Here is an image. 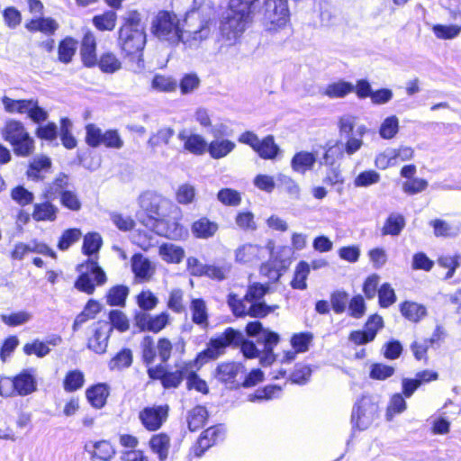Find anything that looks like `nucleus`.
I'll list each match as a JSON object with an SVG mask.
<instances>
[{
	"label": "nucleus",
	"instance_id": "obj_58",
	"mask_svg": "<svg viewBox=\"0 0 461 461\" xmlns=\"http://www.w3.org/2000/svg\"><path fill=\"white\" fill-rule=\"evenodd\" d=\"M282 390L276 385H267L262 389H258L253 398L250 401L260 400V401H270L278 399Z\"/></svg>",
	"mask_w": 461,
	"mask_h": 461
},
{
	"label": "nucleus",
	"instance_id": "obj_13",
	"mask_svg": "<svg viewBox=\"0 0 461 461\" xmlns=\"http://www.w3.org/2000/svg\"><path fill=\"white\" fill-rule=\"evenodd\" d=\"M215 28L210 19H201L197 26L183 32L181 41L185 47L198 48L201 43L209 39Z\"/></svg>",
	"mask_w": 461,
	"mask_h": 461
},
{
	"label": "nucleus",
	"instance_id": "obj_39",
	"mask_svg": "<svg viewBox=\"0 0 461 461\" xmlns=\"http://www.w3.org/2000/svg\"><path fill=\"white\" fill-rule=\"evenodd\" d=\"M402 314L411 321L417 322L426 315V308L417 303L405 302L401 305Z\"/></svg>",
	"mask_w": 461,
	"mask_h": 461
},
{
	"label": "nucleus",
	"instance_id": "obj_6",
	"mask_svg": "<svg viewBox=\"0 0 461 461\" xmlns=\"http://www.w3.org/2000/svg\"><path fill=\"white\" fill-rule=\"evenodd\" d=\"M1 102L6 113L27 114L30 120L38 124L47 121L49 117L48 112L39 105L36 98L15 100L5 95Z\"/></svg>",
	"mask_w": 461,
	"mask_h": 461
},
{
	"label": "nucleus",
	"instance_id": "obj_18",
	"mask_svg": "<svg viewBox=\"0 0 461 461\" xmlns=\"http://www.w3.org/2000/svg\"><path fill=\"white\" fill-rule=\"evenodd\" d=\"M80 55L86 67L92 68L97 64L96 41L91 32L85 33L82 40Z\"/></svg>",
	"mask_w": 461,
	"mask_h": 461
},
{
	"label": "nucleus",
	"instance_id": "obj_56",
	"mask_svg": "<svg viewBox=\"0 0 461 461\" xmlns=\"http://www.w3.org/2000/svg\"><path fill=\"white\" fill-rule=\"evenodd\" d=\"M230 272V265L229 264H223L221 266L206 265L204 276L214 280L221 281L227 278Z\"/></svg>",
	"mask_w": 461,
	"mask_h": 461
},
{
	"label": "nucleus",
	"instance_id": "obj_21",
	"mask_svg": "<svg viewBox=\"0 0 461 461\" xmlns=\"http://www.w3.org/2000/svg\"><path fill=\"white\" fill-rule=\"evenodd\" d=\"M58 212L59 208L46 201L33 205L32 217L36 221H54L57 219Z\"/></svg>",
	"mask_w": 461,
	"mask_h": 461
},
{
	"label": "nucleus",
	"instance_id": "obj_48",
	"mask_svg": "<svg viewBox=\"0 0 461 461\" xmlns=\"http://www.w3.org/2000/svg\"><path fill=\"white\" fill-rule=\"evenodd\" d=\"M77 42L72 38L64 39L59 45V59L63 63H69L77 50Z\"/></svg>",
	"mask_w": 461,
	"mask_h": 461
},
{
	"label": "nucleus",
	"instance_id": "obj_42",
	"mask_svg": "<svg viewBox=\"0 0 461 461\" xmlns=\"http://www.w3.org/2000/svg\"><path fill=\"white\" fill-rule=\"evenodd\" d=\"M102 72L107 74H113L122 68V62L112 52L104 53L100 59L97 60V64Z\"/></svg>",
	"mask_w": 461,
	"mask_h": 461
},
{
	"label": "nucleus",
	"instance_id": "obj_43",
	"mask_svg": "<svg viewBox=\"0 0 461 461\" xmlns=\"http://www.w3.org/2000/svg\"><path fill=\"white\" fill-rule=\"evenodd\" d=\"M373 421L371 411H367L366 405H357L352 411V422L360 429L368 428Z\"/></svg>",
	"mask_w": 461,
	"mask_h": 461
},
{
	"label": "nucleus",
	"instance_id": "obj_17",
	"mask_svg": "<svg viewBox=\"0 0 461 461\" xmlns=\"http://www.w3.org/2000/svg\"><path fill=\"white\" fill-rule=\"evenodd\" d=\"M29 253H40L43 255H50L52 258L56 257L55 252H53L47 245L32 241L28 244L23 242L16 243L11 252V258L14 260H23Z\"/></svg>",
	"mask_w": 461,
	"mask_h": 461
},
{
	"label": "nucleus",
	"instance_id": "obj_44",
	"mask_svg": "<svg viewBox=\"0 0 461 461\" xmlns=\"http://www.w3.org/2000/svg\"><path fill=\"white\" fill-rule=\"evenodd\" d=\"M129 294V288L125 285H115L107 293L106 302L111 306H124Z\"/></svg>",
	"mask_w": 461,
	"mask_h": 461
},
{
	"label": "nucleus",
	"instance_id": "obj_23",
	"mask_svg": "<svg viewBox=\"0 0 461 461\" xmlns=\"http://www.w3.org/2000/svg\"><path fill=\"white\" fill-rule=\"evenodd\" d=\"M240 371L241 366L235 363H221L216 367L214 377L221 383L232 384Z\"/></svg>",
	"mask_w": 461,
	"mask_h": 461
},
{
	"label": "nucleus",
	"instance_id": "obj_3",
	"mask_svg": "<svg viewBox=\"0 0 461 461\" xmlns=\"http://www.w3.org/2000/svg\"><path fill=\"white\" fill-rule=\"evenodd\" d=\"M180 19L174 13L159 11L151 23V32L160 41L176 46L183 37Z\"/></svg>",
	"mask_w": 461,
	"mask_h": 461
},
{
	"label": "nucleus",
	"instance_id": "obj_41",
	"mask_svg": "<svg viewBox=\"0 0 461 461\" xmlns=\"http://www.w3.org/2000/svg\"><path fill=\"white\" fill-rule=\"evenodd\" d=\"M85 383L84 374L77 370L68 371L63 380V388L66 392H75L80 389Z\"/></svg>",
	"mask_w": 461,
	"mask_h": 461
},
{
	"label": "nucleus",
	"instance_id": "obj_53",
	"mask_svg": "<svg viewBox=\"0 0 461 461\" xmlns=\"http://www.w3.org/2000/svg\"><path fill=\"white\" fill-rule=\"evenodd\" d=\"M2 321L11 327L23 325L32 319V314L25 311L14 312L11 314H2L0 316Z\"/></svg>",
	"mask_w": 461,
	"mask_h": 461
},
{
	"label": "nucleus",
	"instance_id": "obj_29",
	"mask_svg": "<svg viewBox=\"0 0 461 461\" xmlns=\"http://www.w3.org/2000/svg\"><path fill=\"white\" fill-rule=\"evenodd\" d=\"M236 145L233 141L226 139H216L207 146V151L212 158L219 159L230 153Z\"/></svg>",
	"mask_w": 461,
	"mask_h": 461
},
{
	"label": "nucleus",
	"instance_id": "obj_62",
	"mask_svg": "<svg viewBox=\"0 0 461 461\" xmlns=\"http://www.w3.org/2000/svg\"><path fill=\"white\" fill-rule=\"evenodd\" d=\"M142 348V358L147 365H150L154 362L157 348L154 346L153 339L150 336H145L141 341Z\"/></svg>",
	"mask_w": 461,
	"mask_h": 461
},
{
	"label": "nucleus",
	"instance_id": "obj_7",
	"mask_svg": "<svg viewBox=\"0 0 461 461\" xmlns=\"http://www.w3.org/2000/svg\"><path fill=\"white\" fill-rule=\"evenodd\" d=\"M246 332L249 336L257 337V341L263 345L262 353L260 356V364L264 366H270L275 360L276 357L273 353V348L279 342V335L272 332L269 330L264 329L261 322L251 321L246 326Z\"/></svg>",
	"mask_w": 461,
	"mask_h": 461
},
{
	"label": "nucleus",
	"instance_id": "obj_2",
	"mask_svg": "<svg viewBox=\"0 0 461 461\" xmlns=\"http://www.w3.org/2000/svg\"><path fill=\"white\" fill-rule=\"evenodd\" d=\"M1 135L13 147L16 156L26 158L34 152V140L21 121L7 120L1 130Z\"/></svg>",
	"mask_w": 461,
	"mask_h": 461
},
{
	"label": "nucleus",
	"instance_id": "obj_46",
	"mask_svg": "<svg viewBox=\"0 0 461 461\" xmlns=\"http://www.w3.org/2000/svg\"><path fill=\"white\" fill-rule=\"evenodd\" d=\"M87 400L91 403H105L109 395V387L105 384H97L86 391Z\"/></svg>",
	"mask_w": 461,
	"mask_h": 461
},
{
	"label": "nucleus",
	"instance_id": "obj_26",
	"mask_svg": "<svg viewBox=\"0 0 461 461\" xmlns=\"http://www.w3.org/2000/svg\"><path fill=\"white\" fill-rule=\"evenodd\" d=\"M208 418V411L203 405H195L188 411L186 422L191 431L203 427Z\"/></svg>",
	"mask_w": 461,
	"mask_h": 461
},
{
	"label": "nucleus",
	"instance_id": "obj_35",
	"mask_svg": "<svg viewBox=\"0 0 461 461\" xmlns=\"http://www.w3.org/2000/svg\"><path fill=\"white\" fill-rule=\"evenodd\" d=\"M174 134L175 131L171 127L160 128L150 135L147 141V145L152 152H155L158 147L161 145H167Z\"/></svg>",
	"mask_w": 461,
	"mask_h": 461
},
{
	"label": "nucleus",
	"instance_id": "obj_31",
	"mask_svg": "<svg viewBox=\"0 0 461 461\" xmlns=\"http://www.w3.org/2000/svg\"><path fill=\"white\" fill-rule=\"evenodd\" d=\"M355 90V86L352 83L339 80L331 84H329L324 90L322 95L331 98H343L348 94Z\"/></svg>",
	"mask_w": 461,
	"mask_h": 461
},
{
	"label": "nucleus",
	"instance_id": "obj_38",
	"mask_svg": "<svg viewBox=\"0 0 461 461\" xmlns=\"http://www.w3.org/2000/svg\"><path fill=\"white\" fill-rule=\"evenodd\" d=\"M177 81L170 76L157 74L151 81V89L158 92L171 93L177 88Z\"/></svg>",
	"mask_w": 461,
	"mask_h": 461
},
{
	"label": "nucleus",
	"instance_id": "obj_47",
	"mask_svg": "<svg viewBox=\"0 0 461 461\" xmlns=\"http://www.w3.org/2000/svg\"><path fill=\"white\" fill-rule=\"evenodd\" d=\"M117 14L113 11H107L93 18V24L100 31H113L115 28Z\"/></svg>",
	"mask_w": 461,
	"mask_h": 461
},
{
	"label": "nucleus",
	"instance_id": "obj_19",
	"mask_svg": "<svg viewBox=\"0 0 461 461\" xmlns=\"http://www.w3.org/2000/svg\"><path fill=\"white\" fill-rule=\"evenodd\" d=\"M177 137L184 141L185 149L194 155H203L207 150L208 144L204 138L199 134L187 135L186 131L183 130Z\"/></svg>",
	"mask_w": 461,
	"mask_h": 461
},
{
	"label": "nucleus",
	"instance_id": "obj_57",
	"mask_svg": "<svg viewBox=\"0 0 461 461\" xmlns=\"http://www.w3.org/2000/svg\"><path fill=\"white\" fill-rule=\"evenodd\" d=\"M380 181V175L375 170L361 172L354 180L356 187H367Z\"/></svg>",
	"mask_w": 461,
	"mask_h": 461
},
{
	"label": "nucleus",
	"instance_id": "obj_45",
	"mask_svg": "<svg viewBox=\"0 0 461 461\" xmlns=\"http://www.w3.org/2000/svg\"><path fill=\"white\" fill-rule=\"evenodd\" d=\"M159 255L168 263H179L185 256V251L174 244H164L159 248Z\"/></svg>",
	"mask_w": 461,
	"mask_h": 461
},
{
	"label": "nucleus",
	"instance_id": "obj_30",
	"mask_svg": "<svg viewBox=\"0 0 461 461\" xmlns=\"http://www.w3.org/2000/svg\"><path fill=\"white\" fill-rule=\"evenodd\" d=\"M151 450L158 455L159 460L167 459L170 448V438L165 433L155 434L149 440Z\"/></svg>",
	"mask_w": 461,
	"mask_h": 461
},
{
	"label": "nucleus",
	"instance_id": "obj_12",
	"mask_svg": "<svg viewBox=\"0 0 461 461\" xmlns=\"http://www.w3.org/2000/svg\"><path fill=\"white\" fill-rule=\"evenodd\" d=\"M211 340H223L225 345L221 348V355L223 354L226 347L233 345L240 346L243 355L248 358L259 357V349L256 345L252 341L245 339L242 332L232 328L226 329L223 333Z\"/></svg>",
	"mask_w": 461,
	"mask_h": 461
},
{
	"label": "nucleus",
	"instance_id": "obj_25",
	"mask_svg": "<svg viewBox=\"0 0 461 461\" xmlns=\"http://www.w3.org/2000/svg\"><path fill=\"white\" fill-rule=\"evenodd\" d=\"M51 167V161L48 157H35L30 163L27 176L33 180H41L44 178L43 174L48 172Z\"/></svg>",
	"mask_w": 461,
	"mask_h": 461
},
{
	"label": "nucleus",
	"instance_id": "obj_11",
	"mask_svg": "<svg viewBox=\"0 0 461 461\" xmlns=\"http://www.w3.org/2000/svg\"><path fill=\"white\" fill-rule=\"evenodd\" d=\"M139 204L152 219H164L168 216L172 204L169 200L160 194L146 192L140 195Z\"/></svg>",
	"mask_w": 461,
	"mask_h": 461
},
{
	"label": "nucleus",
	"instance_id": "obj_24",
	"mask_svg": "<svg viewBox=\"0 0 461 461\" xmlns=\"http://www.w3.org/2000/svg\"><path fill=\"white\" fill-rule=\"evenodd\" d=\"M264 249L254 244H244L235 251L236 261L240 263H251L258 260Z\"/></svg>",
	"mask_w": 461,
	"mask_h": 461
},
{
	"label": "nucleus",
	"instance_id": "obj_51",
	"mask_svg": "<svg viewBox=\"0 0 461 461\" xmlns=\"http://www.w3.org/2000/svg\"><path fill=\"white\" fill-rule=\"evenodd\" d=\"M432 32L438 39L452 40L457 37L461 32L458 25H442L436 24L432 27Z\"/></svg>",
	"mask_w": 461,
	"mask_h": 461
},
{
	"label": "nucleus",
	"instance_id": "obj_4",
	"mask_svg": "<svg viewBox=\"0 0 461 461\" xmlns=\"http://www.w3.org/2000/svg\"><path fill=\"white\" fill-rule=\"evenodd\" d=\"M222 341L223 340H210L208 347L201 351L194 360L176 361L175 368L180 375L181 379H186V383H188L202 366L210 360L219 357L221 356V348L225 345Z\"/></svg>",
	"mask_w": 461,
	"mask_h": 461
},
{
	"label": "nucleus",
	"instance_id": "obj_63",
	"mask_svg": "<svg viewBox=\"0 0 461 461\" xmlns=\"http://www.w3.org/2000/svg\"><path fill=\"white\" fill-rule=\"evenodd\" d=\"M195 197V188L190 184L179 185L176 193V201L182 204L191 203Z\"/></svg>",
	"mask_w": 461,
	"mask_h": 461
},
{
	"label": "nucleus",
	"instance_id": "obj_22",
	"mask_svg": "<svg viewBox=\"0 0 461 461\" xmlns=\"http://www.w3.org/2000/svg\"><path fill=\"white\" fill-rule=\"evenodd\" d=\"M59 27L58 22L50 17L32 19L25 24L29 32H40L47 36L54 34Z\"/></svg>",
	"mask_w": 461,
	"mask_h": 461
},
{
	"label": "nucleus",
	"instance_id": "obj_32",
	"mask_svg": "<svg viewBox=\"0 0 461 461\" xmlns=\"http://www.w3.org/2000/svg\"><path fill=\"white\" fill-rule=\"evenodd\" d=\"M190 311L193 322L205 329L208 326V312L205 302L203 299H193Z\"/></svg>",
	"mask_w": 461,
	"mask_h": 461
},
{
	"label": "nucleus",
	"instance_id": "obj_37",
	"mask_svg": "<svg viewBox=\"0 0 461 461\" xmlns=\"http://www.w3.org/2000/svg\"><path fill=\"white\" fill-rule=\"evenodd\" d=\"M269 286L255 283L249 286L246 294L244 295L245 301L249 304H263L267 305L264 301V296L268 293Z\"/></svg>",
	"mask_w": 461,
	"mask_h": 461
},
{
	"label": "nucleus",
	"instance_id": "obj_15",
	"mask_svg": "<svg viewBox=\"0 0 461 461\" xmlns=\"http://www.w3.org/2000/svg\"><path fill=\"white\" fill-rule=\"evenodd\" d=\"M168 416L167 405L147 406L140 412L142 425L149 431L158 429Z\"/></svg>",
	"mask_w": 461,
	"mask_h": 461
},
{
	"label": "nucleus",
	"instance_id": "obj_61",
	"mask_svg": "<svg viewBox=\"0 0 461 461\" xmlns=\"http://www.w3.org/2000/svg\"><path fill=\"white\" fill-rule=\"evenodd\" d=\"M109 320L108 321L111 326L118 330L123 332L129 330L130 323L127 316L121 311L113 310L109 314Z\"/></svg>",
	"mask_w": 461,
	"mask_h": 461
},
{
	"label": "nucleus",
	"instance_id": "obj_60",
	"mask_svg": "<svg viewBox=\"0 0 461 461\" xmlns=\"http://www.w3.org/2000/svg\"><path fill=\"white\" fill-rule=\"evenodd\" d=\"M218 200L225 205L237 206L241 202L240 194L230 188H224L219 191Z\"/></svg>",
	"mask_w": 461,
	"mask_h": 461
},
{
	"label": "nucleus",
	"instance_id": "obj_33",
	"mask_svg": "<svg viewBox=\"0 0 461 461\" xmlns=\"http://www.w3.org/2000/svg\"><path fill=\"white\" fill-rule=\"evenodd\" d=\"M218 230V224L207 218H201L192 225V232L196 238L208 239L212 237Z\"/></svg>",
	"mask_w": 461,
	"mask_h": 461
},
{
	"label": "nucleus",
	"instance_id": "obj_9",
	"mask_svg": "<svg viewBox=\"0 0 461 461\" xmlns=\"http://www.w3.org/2000/svg\"><path fill=\"white\" fill-rule=\"evenodd\" d=\"M227 303L237 317L248 315L254 318H264L279 307L277 304H249L244 297L240 298L235 294L228 295Z\"/></svg>",
	"mask_w": 461,
	"mask_h": 461
},
{
	"label": "nucleus",
	"instance_id": "obj_50",
	"mask_svg": "<svg viewBox=\"0 0 461 461\" xmlns=\"http://www.w3.org/2000/svg\"><path fill=\"white\" fill-rule=\"evenodd\" d=\"M399 131V119L395 115L385 118L381 123L379 134L384 140L393 139Z\"/></svg>",
	"mask_w": 461,
	"mask_h": 461
},
{
	"label": "nucleus",
	"instance_id": "obj_36",
	"mask_svg": "<svg viewBox=\"0 0 461 461\" xmlns=\"http://www.w3.org/2000/svg\"><path fill=\"white\" fill-rule=\"evenodd\" d=\"M14 389L18 395H27L36 390L34 377L24 372L14 377Z\"/></svg>",
	"mask_w": 461,
	"mask_h": 461
},
{
	"label": "nucleus",
	"instance_id": "obj_64",
	"mask_svg": "<svg viewBox=\"0 0 461 461\" xmlns=\"http://www.w3.org/2000/svg\"><path fill=\"white\" fill-rule=\"evenodd\" d=\"M348 303V294L343 291H336L330 296V303L333 311L340 314L346 311Z\"/></svg>",
	"mask_w": 461,
	"mask_h": 461
},
{
	"label": "nucleus",
	"instance_id": "obj_52",
	"mask_svg": "<svg viewBox=\"0 0 461 461\" xmlns=\"http://www.w3.org/2000/svg\"><path fill=\"white\" fill-rule=\"evenodd\" d=\"M102 246V238L98 233H88L84 237L83 252L91 256L96 254Z\"/></svg>",
	"mask_w": 461,
	"mask_h": 461
},
{
	"label": "nucleus",
	"instance_id": "obj_16",
	"mask_svg": "<svg viewBox=\"0 0 461 461\" xmlns=\"http://www.w3.org/2000/svg\"><path fill=\"white\" fill-rule=\"evenodd\" d=\"M131 263L135 277L140 282L149 281L155 274V265L142 254L133 255Z\"/></svg>",
	"mask_w": 461,
	"mask_h": 461
},
{
	"label": "nucleus",
	"instance_id": "obj_5",
	"mask_svg": "<svg viewBox=\"0 0 461 461\" xmlns=\"http://www.w3.org/2000/svg\"><path fill=\"white\" fill-rule=\"evenodd\" d=\"M290 17L287 0H265L262 23L267 31L276 32L283 29Z\"/></svg>",
	"mask_w": 461,
	"mask_h": 461
},
{
	"label": "nucleus",
	"instance_id": "obj_28",
	"mask_svg": "<svg viewBox=\"0 0 461 461\" xmlns=\"http://www.w3.org/2000/svg\"><path fill=\"white\" fill-rule=\"evenodd\" d=\"M254 150L264 159H275L280 152L273 135H267L263 140H259Z\"/></svg>",
	"mask_w": 461,
	"mask_h": 461
},
{
	"label": "nucleus",
	"instance_id": "obj_8",
	"mask_svg": "<svg viewBox=\"0 0 461 461\" xmlns=\"http://www.w3.org/2000/svg\"><path fill=\"white\" fill-rule=\"evenodd\" d=\"M77 271L80 276L75 283V287L88 294H92L95 291L90 274L94 276L97 285H103L107 280L104 271L97 264V257L88 258L85 263L78 265Z\"/></svg>",
	"mask_w": 461,
	"mask_h": 461
},
{
	"label": "nucleus",
	"instance_id": "obj_54",
	"mask_svg": "<svg viewBox=\"0 0 461 461\" xmlns=\"http://www.w3.org/2000/svg\"><path fill=\"white\" fill-rule=\"evenodd\" d=\"M82 236V232L79 229H68L66 230L58 243V248L60 250H67L71 245L77 242Z\"/></svg>",
	"mask_w": 461,
	"mask_h": 461
},
{
	"label": "nucleus",
	"instance_id": "obj_14",
	"mask_svg": "<svg viewBox=\"0 0 461 461\" xmlns=\"http://www.w3.org/2000/svg\"><path fill=\"white\" fill-rule=\"evenodd\" d=\"M113 331V327L106 321H99L93 324V335L88 339V348L98 354L106 351L108 339Z\"/></svg>",
	"mask_w": 461,
	"mask_h": 461
},
{
	"label": "nucleus",
	"instance_id": "obj_1",
	"mask_svg": "<svg viewBox=\"0 0 461 461\" xmlns=\"http://www.w3.org/2000/svg\"><path fill=\"white\" fill-rule=\"evenodd\" d=\"M118 45L126 56L140 53L146 45V26L137 10H128L122 16Z\"/></svg>",
	"mask_w": 461,
	"mask_h": 461
},
{
	"label": "nucleus",
	"instance_id": "obj_49",
	"mask_svg": "<svg viewBox=\"0 0 461 461\" xmlns=\"http://www.w3.org/2000/svg\"><path fill=\"white\" fill-rule=\"evenodd\" d=\"M310 273V266L308 263L300 262L294 272V276L291 282V285L294 289L304 290L307 287L306 279Z\"/></svg>",
	"mask_w": 461,
	"mask_h": 461
},
{
	"label": "nucleus",
	"instance_id": "obj_34",
	"mask_svg": "<svg viewBox=\"0 0 461 461\" xmlns=\"http://www.w3.org/2000/svg\"><path fill=\"white\" fill-rule=\"evenodd\" d=\"M258 0H230L226 12L251 20L255 4Z\"/></svg>",
	"mask_w": 461,
	"mask_h": 461
},
{
	"label": "nucleus",
	"instance_id": "obj_40",
	"mask_svg": "<svg viewBox=\"0 0 461 461\" xmlns=\"http://www.w3.org/2000/svg\"><path fill=\"white\" fill-rule=\"evenodd\" d=\"M405 226V220L402 215L392 213L386 220L383 229V235H399Z\"/></svg>",
	"mask_w": 461,
	"mask_h": 461
},
{
	"label": "nucleus",
	"instance_id": "obj_10",
	"mask_svg": "<svg viewBox=\"0 0 461 461\" xmlns=\"http://www.w3.org/2000/svg\"><path fill=\"white\" fill-rule=\"evenodd\" d=\"M250 22L251 20H249L242 15H234L233 14L225 12L222 15L220 25L221 37L229 45L236 43L246 31Z\"/></svg>",
	"mask_w": 461,
	"mask_h": 461
},
{
	"label": "nucleus",
	"instance_id": "obj_59",
	"mask_svg": "<svg viewBox=\"0 0 461 461\" xmlns=\"http://www.w3.org/2000/svg\"><path fill=\"white\" fill-rule=\"evenodd\" d=\"M137 303L143 311H151L158 303V298L149 290L142 291L137 296Z\"/></svg>",
	"mask_w": 461,
	"mask_h": 461
},
{
	"label": "nucleus",
	"instance_id": "obj_55",
	"mask_svg": "<svg viewBox=\"0 0 461 461\" xmlns=\"http://www.w3.org/2000/svg\"><path fill=\"white\" fill-rule=\"evenodd\" d=\"M104 132L94 123L86 126V142L92 148H97L102 144Z\"/></svg>",
	"mask_w": 461,
	"mask_h": 461
},
{
	"label": "nucleus",
	"instance_id": "obj_27",
	"mask_svg": "<svg viewBox=\"0 0 461 461\" xmlns=\"http://www.w3.org/2000/svg\"><path fill=\"white\" fill-rule=\"evenodd\" d=\"M316 162V157L313 153L307 151L297 152L291 160V167L294 171L304 174L312 169Z\"/></svg>",
	"mask_w": 461,
	"mask_h": 461
},
{
	"label": "nucleus",
	"instance_id": "obj_20",
	"mask_svg": "<svg viewBox=\"0 0 461 461\" xmlns=\"http://www.w3.org/2000/svg\"><path fill=\"white\" fill-rule=\"evenodd\" d=\"M62 339L59 336H53L47 342L40 341L39 339L33 340L32 343H26L23 346V352L26 355H36L38 357H43L47 356L50 349L49 345L58 346L61 343Z\"/></svg>",
	"mask_w": 461,
	"mask_h": 461
}]
</instances>
